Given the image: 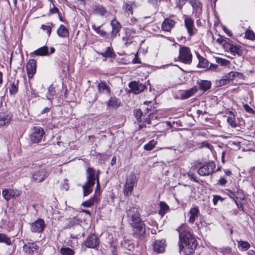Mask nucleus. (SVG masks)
<instances>
[{
	"instance_id": "a18cd8bd",
	"label": "nucleus",
	"mask_w": 255,
	"mask_h": 255,
	"mask_svg": "<svg viewBox=\"0 0 255 255\" xmlns=\"http://www.w3.org/2000/svg\"><path fill=\"white\" fill-rule=\"evenodd\" d=\"M101 26L98 27H96L95 24H93L92 25V29L96 31L98 34L102 36H105L107 35V32L103 30H101L100 29Z\"/></svg>"
},
{
	"instance_id": "bf43d9fd",
	"label": "nucleus",
	"mask_w": 255,
	"mask_h": 255,
	"mask_svg": "<svg viewBox=\"0 0 255 255\" xmlns=\"http://www.w3.org/2000/svg\"><path fill=\"white\" fill-rule=\"evenodd\" d=\"M219 200L223 201V199L219 195H215L213 199L214 204L216 205Z\"/></svg>"
},
{
	"instance_id": "f704fd0d",
	"label": "nucleus",
	"mask_w": 255,
	"mask_h": 255,
	"mask_svg": "<svg viewBox=\"0 0 255 255\" xmlns=\"http://www.w3.org/2000/svg\"><path fill=\"white\" fill-rule=\"evenodd\" d=\"M238 246L242 251H246L250 248V245L248 242L243 241L238 242Z\"/></svg>"
},
{
	"instance_id": "e2e57ef3",
	"label": "nucleus",
	"mask_w": 255,
	"mask_h": 255,
	"mask_svg": "<svg viewBox=\"0 0 255 255\" xmlns=\"http://www.w3.org/2000/svg\"><path fill=\"white\" fill-rule=\"evenodd\" d=\"M227 191L229 192V193H230L229 194V196L230 198H232L234 201H235V202L236 203V204L237 205V206H238V202L237 201V200L235 199V193L234 192H232L231 190H227Z\"/></svg>"
},
{
	"instance_id": "dca6fc26",
	"label": "nucleus",
	"mask_w": 255,
	"mask_h": 255,
	"mask_svg": "<svg viewBox=\"0 0 255 255\" xmlns=\"http://www.w3.org/2000/svg\"><path fill=\"white\" fill-rule=\"evenodd\" d=\"M184 25L189 35L191 36L195 33L196 28L194 25V20L191 17H186L184 19Z\"/></svg>"
},
{
	"instance_id": "5701e85b",
	"label": "nucleus",
	"mask_w": 255,
	"mask_h": 255,
	"mask_svg": "<svg viewBox=\"0 0 255 255\" xmlns=\"http://www.w3.org/2000/svg\"><path fill=\"white\" fill-rule=\"evenodd\" d=\"M98 91L103 94L110 95L111 93L110 87L105 81H101L97 85Z\"/></svg>"
},
{
	"instance_id": "ddd939ff",
	"label": "nucleus",
	"mask_w": 255,
	"mask_h": 255,
	"mask_svg": "<svg viewBox=\"0 0 255 255\" xmlns=\"http://www.w3.org/2000/svg\"><path fill=\"white\" fill-rule=\"evenodd\" d=\"M55 48L53 47H50V52L48 50V48L46 46L41 47L37 50L34 51L31 53V55H35L36 56H48L50 54L53 53L55 52Z\"/></svg>"
},
{
	"instance_id": "6e6552de",
	"label": "nucleus",
	"mask_w": 255,
	"mask_h": 255,
	"mask_svg": "<svg viewBox=\"0 0 255 255\" xmlns=\"http://www.w3.org/2000/svg\"><path fill=\"white\" fill-rule=\"evenodd\" d=\"M21 194V191L17 189H4L2 191V195L7 201L12 198H17Z\"/></svg>"
},
{
	"instance_id": "79ce46f5",
	"label": "nucleus",
	"mask_w": 255,
	"mask_h": 255,
	"mask_svg": "<svg viewBox=\"0 0 255 255\" xmlns=\"http://www.w3.org/2000/svg\"><path fill=\"white\" fill-rule=\"evenodd\" d=\"M53 26V24L51 22L47 23L46 25L42 24L41 25V28L43 30L46 31V32L49 36L51 34V29Z\"/></svg>"
},
{
	"instance_id": "39448f33",
	"label": "nucleus",
	"mask_w": 255,
	"mask_h": 255,
	"mask_svg": "<svg viewBox=\"0 0 255 255\" xmlns=\"http://www.w3.org/2000/svg\"><path fill=\"white\" fill-rule=\"evenodd\" d=\"M179 60L186 64H190L192 60V55L189 47L182 46L179 49Z\"/></svg>"
},
{
	"instance_id": "680f3d73",
	"label": "nucleus",
	"mask_w": 255,
	"mask_h": 255,
	"mask_svg": "<svg viewBox=\"0 0 255 255\" xmlns=\"http://www.w3.org/2000/svg\"><path fill=\"white\" fill-rule=\"evenodd\" d=\"M227 182V180L224 177H221L219 180L217 184L223 186L225 185Z\"/></svg>"
},
{
	"instance_id": "72a5a7b5",
	"label": "nucleus",
	"mask_w": 255,
	"mask_h": 255,
	"mask_svg": "<svg viewBox=\"0 0 255 255\" xmlns=\"http://www.w3.org/2000/svg\"><path fill=\"white\" fill-rule=\"evenodd\" d=\"M135 1H130L125 3L124 7L125 11L128 12V14H132V7L135 5Z\"/></svg>"
},
{
	"instance_id": "0eeeda50",
	"label": "nucleus",
	"mask_w": 255,
	"mask_h": 255,
	"mask_svg": "<svg viewBox=\"0 0 255 255\" xmlns=\"http://www.w3.org/2000/svg\"><path fill=\"white\" fill-rule=\"evenodd\" d=\"M46 227L45 222L42 219H38L30 224V231L34 233H41Z\"/></svg>"
},
{
	"instance_id": "c03bdc74",
	"label": "nucleus",
	"mask_w": 255,
	"mask_h": 255,
	"mask_svg": "<svg viewBox=\"0 0 255 255\" xmlns=\"http://www.w3.org/2000/svg\"><path fill=\"white\" fill-rule=\"evenodd\" d=\"M156 143L157 142L156 141L152 140L144 145V148L146 150H151L155 147Z\"/></svg>"
},
{
	"instance_id": "20e7f679",
	"label": "nucleus",
	"mask_w": 255,
	"mask_h": 255,
	"mask_svg": "<svg viewBox=\"0 0 255 255\" xmlns=\"http://www.w3.org/2000/svg\"><path fill=\"white\" fill-rule=\"evenodd\" d=\"M136 182L137 180L135 174L133 173H131L127 177L124 185V193L125 196H129L131 195Z\"/></svg>"
},
{
	"instance_id": "a19ab883",
	"label": "nucleus",
	"mask_w": 255,
	"mask_h": 255,
	"mask_svg": "<svg viewBox=\"0 0 255 255\" xmlns=\"http://www.w3.org/2000/svg\"><path fill=\"white\" fill-rule=\"evenodd\" d=\"M160 209L159 211V214L163 216L168 211L169 207L165 203L163 202H160Z\"/></svg>"
},
{
	"instance_id": "603ef678",
	"label": "nucleus",
	"mask_w": 255,
	"mask_h": 255,
	"mask_svg": "<svg viewBox=\"0 0 255 255\" xmlns=\"http://www.w3.org/2000/svg\"><path fill=\"white\" fill-rule=\"evenodd\" d=\"M216 60L217 63L220 64L223 66H227L229 63L228 60L222 58H217Z\"/></svg>"
},
{
	"instance_id": "cd10ccee",
	"label": "nucleus",
	"mask_w": 255,
	"mask_h": 255,
	"mask_svg": "<svg viewBox=\"0 0 255 255\" xmlns=\"http://www.w3.org/2000/svg\"><path fill=\"white\" fill-rule=\"evenodd\" d=\"M234 56L237 55L241 56L242 53V50L240 46L235 45L234 43L230 45V46L227 49Z\"/></svg>"
},
{
	"instance_id": "9b49d317",
	"label": "nucleus",
	"mask_w": 255,
	"mask_h": 255,
	"mask_svg": "<svg viewBox=\"0 0 255 255\" xmlns=\"http://www.w3.org/2000/svg\"><path fill=\"white\" fill-rule=\"evenodd\" d=\"M44 134L43 130L39 127H35L33 131L30 135V139L31 141L37 143L39 142L43 137Z\"/></svg>"
},
{
	"instance_id": "2f4dec72",
	"label": "nucleus",
	"mask_w": 255,
	"mask_h": 255,
	"mask_svg": "<svg viewBox=\"0 0 255 255\" xmlns=\"http://www.w3.org/2000/svg\"><path fill=\"white\" fill-rule=\"evenodd\" d=\"M100 55L104 57L115 58L116 56L113 48L111 47H108L106 51L101 52Z\"/></svg>"
},
{
	"instance_id": "7ed1b4c3",
	"label": "nucleus",
	"mask_w": 255,
	"mask_h": 255,
	"mask_svg": "<svg viewBox=\"0 0 255 255\" xmlns=\"http://www.w3.org/2000/svg\"><path fill=\"white\" fill-rule=\"evenodd\" d=\"M95 170L92 167H88L86 170V182L82 186L84 196L89 195L93 191V187L97 181V173Z\"/></svg>"
},
{
	"instance_id": "4468645a",
	"label": "nucleus",
	"mask_w": 255,
	"mask_h": 255,
	"mask_svg": "<svg viewBox=\"0 0 255 255\" xmlns=\"http://www.w3.org/2000/svg\"><path fill=\"white\" fill-rule=\"evenodd\" d=\"M128 86L131 91L135 94H138L143 92L146 88L145 85L136 81L130 82L128 84Z\"/></svg>"
},
{
	"instance_id": "412c9836",
	"label": "nucleus",
	"mask_w": 255,
	"mask_h": 255,
	"mask_svg": "<svg viewBox=\"0 0 255 255\" xmlns=\"http://www.w3.org/2000/svg\"><path fill=\"white\" fill-rule=\"evenodd\" d=\"M199 214V209L198 207L191 208L188 214L189 216L188 222L191 224H193L196 219L198 217Z\"/></svg>"
},
{
	"instance_id": "338daca9",
	"label": "nucleus",
	"mask_w": 255,
	"mask_h": 255,
	"mask_svg": "<svg viewBox=\"0 0 255 255\" xmlns=\"http://www.w3.org/2000/svg\"><path fill=\"white\" fill-rule=\"evenodd\" d=\"M223 39H224V36H222L220 38H219L217 39V42L218 43L221 44L223 46H224V41L223 40Z\"/></svg>"
},
{
	"instance_id": "1a4fd4ad",
	"label": "nucleus",
	"mask_w": 255,
	"mask_h": 255,
	"mask_svg": "<svg viewBox=\"0 0 255 255\" xmlns=\"http://www.w3.org/2000/svg\"><path fill=\"white\" fill-rule=\"evenodd\" d=\"M23 251L29 255H34L38 253L39 246L34 242H28L22 247Z\"/></svg>"
},
{
	"instance_id": "7c9ffc66",
	"label": "nucleus",
	"mask_w": 255,
	"mask_h": 255,
	"mask_svg": "<svg viewBox=\"0 0 255 255\" xmlns=\"http://www.w3.org/2000/svg\"><path fill=\"white\" fill-rule=\"evenodd\" d=\"M56 95L57 94L55 88L53 85H51L48 89V92L46 95V98L47 99L52 101V100L56 97Z\"/></svg>"
},
{
	"instance_id": "052dcab7",
	"label": "nucleus",
	"mask_w": 255,
	"mask_h": 255,
	"mask_svg": "<svg viewBox=\"0 0 255 255\" xmlns=\"http://www.w3.org/2000/svg\"><path fill=\"white\" fill-rule=\"evenodd\" d=\"M188 176L190 179L193 180L194 181L198 183L199 182V180H197L196 176L195 175V174L191 172H189L188 173Z\"/></svg>"
},
{
	"instance_id": "4d7b16f0",
	"label": "nucleus",
	"mask_w": 255,
	"mask_h": 255,
	"mask_svg": "<svg viewBox=\"0 0 255 255\" xmlns=\"http://www.w3.org/2000/svg\"><path fill=\"white\" fill-rule=\"evenodd\" d=\"M243 107H244L245 110L247 112L250 113V114H254L255 113V111H254V110L251 107H250L248 104H244Z\"/></svg>"
},
{
	"instance_id": "9d476101",
	"label": "nucleus",
	"mask_w": 255,
	"mask_h": 255,
	"mask_svg": "<svg viewBox=\"0 0 255 255\" xmlns=\"http://www.w3.org/2000/svg\"><path fill=\"white\" fill-rule=\"evenodd\" d=\"M48 176L47 171L44 168H40L32 174L33 180L36 182H41Z\"/></svg>"
},
{
	"instance_id": "f3484780",
	"label": "nucleus",
	"mask_w": 255,
	"mask_h": 255,
	"mask_svg": "<svg viewBox=\"0 0 255 255\" xmlns=\"http://www.w3.org/2000/svg\"><path fill=\"white\" fill-rule=\"evenodd\" d=\"M192 6L193 11L196 15H200L202 12V4L199 0H187Z\"/></svg>"
},
{
	"instance_id": "4c0bfd02",
	"label": "nucleus",
	"mask_w": 255,
	"mask_h": 255,
	"mask_svg": "<svg viewBox=\"0 0 255 255\" xmlns=\"http://www.w3.org/2000/svg\"><path fill=\"white\" fill-rule=\"evenodd\" d=\"M197 148L202 149L204 148H206L210 150H212L213 149V146L210 144L208 141H204L200 143H198L197 144Z\"/></svg>"
},
{
	"instance_id": "473e14b6",
	"label": "nucleus",
	"mask_w": 255,
	"mask_h": 255,
	"mask_svg": "<svg viewBox=\"0 0 255 255\" xmlns=\"http://www.w3.org/2000/svg\"><path fill=\"white\" fill-rule=\"evenodd\" d=\"M99 199L97 196H94L93 197L90 198L89 200L86 201L82 203V206L86 207L89 208L92 207L95 202H98Z\"/></svg>"
},
{
	"instance_id": "864d4df0",
	"label": "nucleus",
	"mask_w": 255,
	"mask_h": 255,
	"mask_svg": "<svg viewBox=\"0 0 255 255\" xmlns=\"http://www.w3.org/2000/svg\"><path fill=\"white\" fill-rule=\"evenodd\" d=\"M134 115L138 121H141V118L143 116V113L140 109H137L135 111Z\"/></svg>"
},
{
	"instance_id": "3c124183",
	"label": "nucleus",
	"mask_w": 255,
	"mask_h": 255,
	"mask_svg": "<svg viewBox=\"0 0 255 255\" xmlns=\"http://www.w3.org/2000/svg\"><path fill=\"white\" fill-rule=\"evenodd\" d=\"M10 121V118L8 116L6 117H1L0 119V125L4 126L9 123Z\"/></svg>"
},
{
	"instance_id": "c9c22d12",
	"label": "nucleus",
	"mask_w": 255,
	"mask_h": 255,
	"mask_svg": "<svg viewBox=\"0 0 255 255\" xmlns=\"http://www.w3.org/2000/svg\"><path fill=\"white\" fill-rule=\"evenodd\" d=\"M227 77H228L229 81L234 80L236 77H239L241 78L243 76V74L241 73L235 71H231L226 74Z\"/></svg>"
},
{
	"instance_id": "423d86ee",
	"label": "nucleus",
	"mask_w": 255,
	"mask_h": 255,
	"mask_svg": "<svg viewBox=\"0 0 255 255\" xmlns=\"http://www.w3.org/2000/svg\"><path fill=\"white\" fill-rule=\"evenodd\" d=\"M216 164L214 161H209L200 167L198 170V173L202 176H209L215 172Z\"/></svg>"
},
{
	"instance_id": "09e8293b",
	"label": "nucleus",
	"mask_w": 255,
	"mask_h": 255,
	"mask_svg": "<svg viewBox=\"0 0 255 255\" xmlns=\"http://www.w3.org/2000/svg\"><path fill=\"white\" fill-rule=\"evenodd\" d=\"M223 40L224 41V47L227 49L230 46V45H232L234 43L233 41L226 37H224V39H223Z\"/></svg>"
},
{
	"instance_id": "c756f323",
	"label": "nucleus",
	"mask_w": 255,
	"mask_h": 255,
	"mask_svg": "<svg viewBox=\"0 0 255 255\" xmlns=\"http://www.w3.org/2000/svg\"><path fill=\"white\" fill-rule=\"evenodd\" d=\"M58 36L60 37H67L69 36V31L67 28L61 24L57 31Z\"/></svg>"
},
{
	"instance_id": "de8ad7c7",
	"label": "nucleus",
	"mask_w": 255,
	"mask_h": 255,
	"mask_svg": "<svg viewBox=\"0 0 255 255\" xmlns=\"http://www.w3.org/2000/svg\"><path fill=\"white\" fill-rule=\"evenodd\" d=\"M245 37L250 40H254L255 39V33L251 30H248L245 33Z\"/></svg>"
},
{
	"instance_id": "58836bf2",
	"label": "nucleus",
	"mask_w": 255,
	"mask_h": 255,
	"mask_svg": "<svg viewBox=\"0 0 255 255\" xmlns=\"http://www.w3.org/2000/svg\"><path fill=\"white\" fill-rule=\"evenodd\" d=\"M60 253L61 255H74L75 252L68 247H62L61 248Z\"/></svg>"
},
{
	"instance_id": "a878e982",
	"label": "nucleus",
	"mask_w": 255,
	"mask_h": 255,
	"mask_svg": "<svg viewBox=\"0 0 255 255\" xmlns=\"http://www.w3.org/2000/svg\"><path fill=\"white\" fill-rule=\"evenodd\" d=\"M120 105V100L115 97H111L107 103L108 107L113 109H117Z\"/></svg>"
},
{
	"instance_id": "f257e3e1",
	"label": "nucleus",
	"mask_w": 255,
	"mask_h": 255,
	"mask_svg": "<svg viewBox=\"0 0 255 255\" xmlns=\"http://www.w3.org/2000/svg\"><path fill=\"white\" fill-rule=\"evenodd\" d=\"M126 218L132 227L135 236L140 239H143L145 234V225L141 220L139 209L136 207L129 206L126 210Z\"/></svg>"
},
{
	"instance_id": "13d9d810",
	"label": "nucleus",
	"mask_w": 255,
	"mask_h": 255,
	"mask_svg": "<svg viewBox=\"0 0 255 255\" xmlns=\"http://www.w3.org/2000/svg\"><path fill=\"white\" fill-rule=\"evenodd\" d=\"M230 81L228 80V77H227V76L226 75L223 78L220 80L219 84H220V86H223V85H225L226 84L228 83Z\"/></svg>"
},
{
	"instance_id": "f03ea898",
	"label": "nucleus",
	"mask_w": 255,
	"mask_h": 255,
	"mask_svg": "<svg viewBox=\"0 0 255 255\" xmlns=\"http://www.w3.org/2000/svg\"><path fill=\"white\" fill-rule=\"evenodd\" d=\"M179 249L185 255L193 254L197 246V242L195 237L189 229L181 231L179 229Z\"/></svg>"
},
{
	"instance_id": "69168bd1",
	"label": "nucleus",
	"mask_w": 255,
	"mask_h": 255,
	"mask_svg": "<svg viewBox=\"0 0 255 255\" xmlns=\"http://www.w3.org/2000/svg\"><path fill=\"white\" fill-rule=\"evenodd\" d=\"M50 12L51 13H56L58 12V9L54 6V5H53V7H50Z\"/></svg>"
},
{
	"instance_id": "49530a36",
	"label": "nucleus",
	"mask_w": 255,
	"mask_h": 255,
	"mask_svg": "<svg viewBox=\"0 0 255 255\" xmlns=\"http://www.w3.org/2000/svg\"><path fill=\"white\" fill-rule=\"evenodd\" d=\"M18 81L16 83H13L10 84L9 92L11 95L15 94L18 91Z\"/></svg>"
},
{
	"instance_id": "37998d69",
	"label": "nucleus",
	"mask_w": 255,
	"mask_h": 255,
	"mask_svg": "<svg viewBox=\"0 0 255 255\" xmlns=\"http://www.w3.org/2000/svg\"><path fill=\"white\" fill-rule=\"evenodd\" d=\"M100 195V184L99 181V173H97V181H96V187L95 191L94 196H97L99 198V196Z\"/></svg>"
},
{
	"instance_id": "6e6d98bb",
	"label": "nucleus",
	"mask_w": 255,
	"mask_h": 255,
	"mask_svg": "<svg viewBox=\"0 0 255 255\" xmlns=\"http://www.w3.org/2000/svg\"><path fill=\"white\" fill-rule=\"evenodd\" d=\"M222 253L223 255H229L231 254L232 251L231 248L229 247L223 248L221 249Z\"/></svg>"
},
{
	"instance_id": "e433bc0d",
	"label": "nucleus",
	"mask_w": 255,
	"mask_h": 255,
	"mask_svg": "<svg viewBox=\"0 0 255 255\" xmlns=\"http://www.w3.org/2000/svg\"><path fill=\"white\" fill-rule=\"evenodd\" d=\"M0 243H4L7 246H10L12 244L10 238L7 237L5 234L1 233H0Z\"/></svg>"
},
{
	"instance_id": "774afa93",
	"label": "nucleus",
	"mask_w": 255,
	"mask_h": 255,
	"mask_svg": "<svg viewBox=\"0 0 255 255\" xmlns=\"http://www.w3.org/2000/svg\"><path fill=\"white\" fill-rule=\"evenodd\" d=\"M223 30L229 36H231L232 35V33L228 28L224 27Z\"/></svg>"
},
{
	"instance_id": "aec40b11",
	"label": "nucleus",
	"mask_w": 255,
	"mask_h": 255,
	"mask_svg": "<svg viewBox=\"0 0 255 255\" xmlns=\"http://www.w3.org/2000/svg\"><path fill=\"white\" fill-rule=\"evenodd\" d=\"M111 25L112 27V31L111 32L112 36L115 38L121 30L122 25L120 22L116 18H114L112 20L111 22Z\"/></svg>"
},
{
	"instance_id": "6ab92c4d",
	"label": "nucleus",
	"mask_w": 255,
	"mask_h": 255,
	"mask_svg": "<svg viewBox=\"0 0 255 255\" xmlns=\"http://www.w3.org/2000/svg\"><path fill=\"white\" fill-rule=\"evenodd\" d=\"M175 22L172 19L165 18L161 24V28L165 31H170L171 29L174 26Z\"/></svg>"
},
{
	"instance_id": "8fccbe9b",
	"label": "nucleus",
	"mask_w": 255,
	"mask_h": 255,
	"mask_svg": "<svg viewBox=\"0 0 255 255\" xmlns=\"http://www.w3.org/2000/svg\"><path fill=\"white\" fill-rule=\"evenodd\" d=\"M227 122L232 128H235L237 127L234 117H228Z\"/></svg>"
},
{
	"instance_id": "4be33fe9",
	"label": "nucleus",
	"mask_w": 255,
	"mask_h": 255,
	"mask_svg": "<svg viewBox=\"0 0 255 255\" xmlns=\"http://www.w3.org/2000/svg\"><path fill=\"white\" fill-rule=\"evenodd\" d=\"M137 31L132 28H127L126 31V36L123 37V39L127 42L130 43L133 38L137 36Z\"/></svg>"
},
{
	"instance_id": "0e129e2a",
	"label": "nucleus",
	"mask_w": 255,
	"mask_h": 255,
	"mask_svg": "<svg viewBox=\"0 0 255 255\" xmlns=\"http://www.w3.org/2000/svg\"><path fill=\"white\" fill-rule=\"evenodd\" d=\"M78 221L76 218H72L70 219V222L69 224V227H71L75 224H77Z\"/></svg>"
},
{
	"instance_id": "393cba45",
	"label": "nucleus",
	"mask_w": 255,
	"mask_h": 255,
	"mask_svg": "<svg viewBox=\"0 0 255 255\" xmlns=\"http://www.w3.org/2000/svg\"><path fill=\"white\" fill-rule=\"evenodd\" d=\"M121 246L125 249L129 251H132L134 249V245L133 241L126 238L122 242Z\"/></svg>"
},
{
	"instance_id": "ea45409f",
	"label": "nucleus",
	"mask_w": 255,
	"mask_h": 255,
	"mask_svg": "<svg viewBox=\"0 0 255 255\" xmlns=\"http://www.w3.org/2000/svg\"><path fill=\"white\" fill-rule=\"evenodd\" d=\"M94 11L96 14L100 15L101 16L105 15L107 12L106 9L101 5L96 7L94 9Z\"/></svg>"
},
{
	"instance_id": "2eb2a0df",
	"label": "nucleus",
	"mask_w": 255,
	"mask_h": 255,
	"mask_svg": "<svg viewBox=\"0 0 255 255\" xmlns=\"http://www.w3.org/2000/svg\"><path fill=\"white\" fill-rule=\"evenodd\" d=\"M99 239L95 234L89 236L85 242V245L89 248H95L99 244Z\"/></svg>"
},
{
	"instance_id": "a211bd4d",
	"label": "nucleus",
	"mask_w": 255,
	"mask_h": 255,
	"mask_svg": "<svg viewBox=\"0 0 255 255\" xmlns=\"http://www.w3.org/2000/svg\"><path fill=\"white\" fill-rule=\"evenodd\" d=\"M166 247L165 241L163 239L157 240L153 244V250L157 253H163Z\"/></svg>"
},
{
	"instance_id": "f8f14e48",
	"label": "nucleus",
	"mask_w": 255,
	"mask_h": 255,
	"mask_svg": "<svg viewBox=\"0 0 255 255\" xmlns=\"http://www.w3.org/2000/svg\"><path fill=\"white\" fill-rule=\"evenodd\" d=\"M26 69L28 78H33L36 71V61L34 59L29 60L27 63Z\"/></svg>"
},
{
	"instance_id": "5fc2aeb1",
	"label": "nucleus",
	"mask_w": 255,
	"mask_h": 255,
	"mask_svg": "<svg viewBox=\"0 0 255 255\" xmlns=\"http://www.w3.org/2000/svg\"><path fill=\"white\" fill-rule=\"evenodd\" d=\"M187 1V0H177L176 7L181 10Z\"/></svg>"
},
{
	"instance_id": "bb28decb",
	"label": "nucleus",
	"mask_w": 255,
	"mask_h": 255,
	"mask_svg": "<svg viewBox=\"0 0 255 255\" xmlns=\"http://www.w3.org/2000/svg\"><path fill=\"white\" fill-rule=\"evenodd\" d=\"M199 89L203 91H206L211 87V82L208 80H200L198 82Z\"/></svg>"
},
{
	"instance_id": "c85d7f7f",
	"label": "nucleus",
	"mask_w": 255,
	"mask_h": 255,
	"mask_svg": "<svg viewBox=\"0 0 255 255\" xmlns=\"http://www.w3.org/2000/svg\"><path fill=\"white\" fill-rule=\"evenodd\" d=\"M196 55L199 60L198 67L202 68H208L209 66L208 61L205 58H204L203 57L200 55L199 53H197Z\"/></svg>"
},
{
	"instance_id": "b1692460",
	"label": "nucleus",
	"mask_w": 255,
	"mask_h": 255,
	"mask_svg": "<svg viewBox=\"0 0 255 255\" xmlns=\"http://www.w3.org/2000/svg\"><path fill=\"white\" fill-rule=\"evenodd\" d=\"M197 92V88L193 87L191 89L183 91L180 94L181 98L183 100L187 99L192 96Z\"/></svg>"
}]
</instances>
